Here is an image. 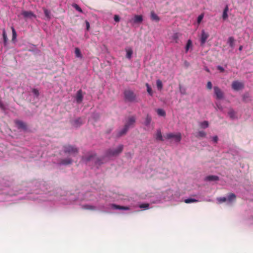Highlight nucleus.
Segmentation results:
<instances>
[{"label": "nucleus", "mask_w": 253, "mask_h": 253, "mask_svg": "<svg viewBox=\"0 0 253 253\" xmlns=\"http://www.w3.org/2000/svg\"><path fill=\"white\" fill-rule=\"evenodd\" d=\"M124 99L125 102H137L136 95L134 92L130 89H126L124 92Z\"/></svg>", "instance_id": "obj_1"}, {"label": "nucleus", "mask_w": 253, "mask_h": 253, "mask_svg": "<svg viewBox=\"0 0 253 253\" xmlns=\"http://www.w3.org/2000/svg\"><path fill=\"white\" fill-rule=\"evenodd\" d=\"M64 152L71 155L75 156L79 153L78 148L75 146L67 144L63 147Z\"/></svg>", "instance_id": "obj_2"}, {"label": "nucleus", "mask_w": 253, "mask_h": 253, "mask_svg": "<svg viewBox=\"0 0 253 253\" xmlns=\"http://www.w3.org/2000/svg\"><path fill=\"white\" fill-rule=\"evenodd\" d=\"M124 148L123 145H119L116 149H109L106 152L107 157H114L119 155L122 153Z\"/></svg>", "instance_id": "obj_3"}, {"label": "nucleus", "mask_w": 253, "mask_h": 253, "mask_svg": "<svg viewBox=\"0 0 253 253\" xmlns=\"http://www.w3.org/2000/svg\"><path fill=\"white\" fill-rule=\"evenodd\" d=\"M165 137L167 139L173 138L176 142H179L181 139V135L180 133H177L176 134L169 133L166 135Z\"/></svg>", "instance_id": "obj_4"}, {"label": "nucleus", "mask_w": 253, "mask_h": 253, "mask_svg": "<svg viewBox=\"0 0 253 253\" xmlns=\"http://www.w3.org/2000/svg\"><path fill=\"white\" fill-rule=\"evenodd\" d=\"M213 89L216 98L218 99H222L224 97V93L221 89L217 86H214Z\"/></svg>", "instance_id": "obj_5"}, {"label": "nucleus", "mask_w": 253, "mask_h": 253, "mask_svg": "<svg viewBox=\"0 0 253 253\" xmlns=\"http://www.w3.org/2000/svg\"><path fill=\"white\" fill-rule=\"evenodd\" d=\"M244 86V85L243 83L237 81L233 82L232 84V88L234 90H239L243 88Z\"/></svg>", "instance_id": "obj_6"}, {"label": "nucleus", "mask_w": 253, "mask_h": 253, "mask_svg": "<svg viewBox=\"0 0 253 253\" xmlns=\"http://www.w3.org/2000/svg\"><path fill=\"white\" fill-rule=\"evenodd\" d=\"M95 157L96 154L94 153L89 152L86 155L83 157L82 160L85 163H87L92 160Z\"/></svg>", "instance_id": "obj_7"}, {"label": "nucleus", "mask_w": 253, "mask_h": 253, "mask_svg": "<svg viewBox=\"0 0 253 253\" xmlns=\"http://www.w3.org/2000/svg\"><path fill=\"white\" fill-rule=\"evenodd\" d=\"M209 37V34L206 33L204 30H202L200 38V44L201 46H203L204 45Z\"/></svg>", "instance_id": "obj_8"}, {"label": "nucleus", "mask_w": 253, "mask_h": 253, "mask_svg": "<svg viewBox=\"0 0 253 253\" xmlns=\"http://www.w3.org/2000/svg\"><path fill=\"white\" fill-rule=\"evenodd\" d=\"M135 122V117L134 116H131L128 118V120L126 123L125 126L128 129L132 126Z\"/></svg>", "instance_id": "obj_9"}, {"label": "nucleus", "mask_w": 253, "mask_h": 253, "mask_svg": "<svg viewBox=\"0 0 253 253\" xmlns=\"http://www.w3.org/2000/svg\"><path fill=\"white\" fill-rule=\"evenodd\" d=\"M21 14L24 18H32L33 17H36V15L31 11H23Z\"/></svg>", "instance_id": "obj_10"}, {"label": "nucleus", "mask_w": 253, "mask_h": 253, "mask_svg": "<svg viewBox=\"0 0 253 253\" xmlns=\"http://www.w3.org/2000/svg\"><path fill=\"white\" fill-rule=\"evenodd\" d=\"M14 122L18 128L26 130L27 125L25 123L20 120H15Z\"/></svg>", "instance_id": "obj_11"}, {"label": "nucleus", "mask_w": 253, "mask_h": 253, "mask_svg": "<svg viewBox=\"0 0 253 253\" xmlns=\"http://www.w3.org/2000/svg\"><path fill=\"white\" fill-rule=\"evenodd\" d=\"M76 100L78 104L81 103L83 100V94L81 89L79 90L76 94Z\"/></svg>", "instance_id": "obj_12"}, {"label": "nucleus", "mask_w": 253, "mask_h": 253, "mask_svg": "<svg viewBox=\"0 0 253 253\" xmlns=\"http://www.w3.org/2000/svg\"><path fill=\"white\" fill-rule=\"evenodd\" d=\"M84 121L83 119L81 118H79L75 120H74L72 123V125L76 127H78L84 124Z\"/></svg>", "instance_id": "obj_13"}, {"label": "nucleus", "mask_w": 253, "mask_h": 253, "mask_svg": "<svg viewBox=\"0 0 253 253\" xmlns=\"http://www.w3.org/2000/svg\"><path fill=\"white\" fill-rule=\"evenodd\" d=\"M111 207L113 209L115 210H128L129 209L128 207L122 206L116 204H112Z\"/></svg>", "instance_id": "obj_14"}, {"label": "nucleus", "mask_w": 253, "mask_h": 253, "mask_svg": "<svg viewBox=\"0 0 253 253\" xmlns=\"http://www.w3.org/2000/svg\"><path fill=\"white\" fill-rule=\"evenodd\" d=\"M219 180V177L216 175H209L205 177V180L212 181H217Z\"/></svg>", "instance_id": "obj_15"}, {"label": "nucleus", "mask_w": 253, "mask_h": 253, "mask_svg": "<svg viewBox=\"0 0 253 253\" xmlns=\"http://www.w3.org/2000/svg\"><path fill=\"white\" fill-rule=\"evenodd\" d=\"M150 16L151 20L153 21L159 22L160 20V17L154 12V11H152L151 12Z\"/></svg>", "instance_id": "obj_16"}, {"label": "nucleus", "mask_w": 253, "mask_h": 253, "mask_svg": "<svg viewBox=\"0 0 253 253\" xmlns=\"http://www.w3.org/2000/svg\"><path fill=\"white\" fill-rule=\"evenodd\" d=\"M133 20L135 23H141L143 21V17L140 15H136L134 16Z\"/></svg>", "instance_id": "obj_17"}, {"label": "nucleus", "mask_w": 253, "mask_h": 253, "mask_svg": "<svg viewBox=\"0 0 253 253\" xmlns=\"http://www.w3.org/2000/svg\"><path fill=\"white\" fill-rule=\"evenodd\" d=\"M60 163L61 164L64 165H70V164H71L72 163V160L70 158H66V159H62Z\"/></svg>", "instance_id": "obj_18"}, {"label": "nucleus", "mask_w": 253, "mask_h": 253, "mask_svg": "<svg viewBox=\"0 0 253 253\" xmlns=\"http://www.w3.org/2000/svg\"><path fill=\"white\" fill-rule=\"evenodd\" d=\"M128 128L124 126V127L117 133V137H119L125 134L128 130Z\"/></svg>", "instance_id": "obj_19"}, {"label": "nucleus", "mask_w": 253, "mask_h": 253, "mask_svg": "<svg viewBox=\"0 0 253 253\" xmlns=\"http://www.w3.org/2000/svg\"><path fill=\"white\" fill-rule=\"evenodd\" d=\"M235 40L233 37H230L228 40V43L229 44L230 46L232 48L234 47Z\"/></svg>", "instance_id": "obj_20"}, {"label": "nucleus", "mask_w": 253, "mask_h": 253, "mask_svg": "<svg viewBox=\"0 0 253 253\" xmlns=\"http://www.w3.org/2000/svg\"><path fill=\"white\" fill-rule=\"evenodd\" d=\"M206 133L204 131H199L195 135V136L197 138L205 137L206 136Z\"/></svg>", "instance_id": "obj_21"}, {"label": "nucleus", "mask_w": 253, "mask_h": 253, "mask_svg": "<svg viewBox=\"0 0 253 253\" xmlns=\"http://www.w3.org/2000/svg\"><path fill=\"white\" fill-rule=\"evenodd\" d=\"M156 138L158 140H160V141L164 140L161 130H160V129L157 130Z\"/></svg>", "instance_id": "obj_22"}, {"label": "nucleus", "mask_w": 253, "mask_h": 253, "mask_svg": "<svg viewBox=\"0 0 253 253\" xmlns=\"http://www.w3.org/2000/svg\"><path fill=\"white\" fill-rule=\"evenodd\" d=\"M126 57L128 59H130L133 53V51L132 49H126Z\"/></svg>", "instance_id": "obj_23"}, {"label": "nucleus", "mask_w": 253, "mask_h": 253, "mask_svg": "<svg viewBox=\"0 0 253 253\" xmlns=\"http://www.w3.org/2000/svg\"><path fill=\"white\" fill-rule=\"evenodd\" d=\"M178 39L179 34L178 33H175L173 34L171 37V39L175 43L178 42Z\"/></svg>", "instance_id": "obj_24"}, {"label": "nucleus", "mask_w": 253, "mask_h": 253, "mask_svg": "<svg viewBox=\"0 0 253 253\" xmlns=\"http://www.w3.org/2000/svg\"><path fill=\"white\" fill-rule=\"evenodd\" d=\"M192 47V41L190 40H188L187 42L186 46H185V52H187L189 50V48H191Z\"/></svg>", "instance_id": "obj_25"}, {"label": "nucleus", "mask_w": 253, "mask_h": 253, "mask_svg": "<svg viewBox=\"0 0 253 253\" xmlns=\"http://www.w3.org/2000/svg\"><path fill=\"white\" fill-rule=\"evenodd\" d=\"M75 54H76V56L77 57H78V58L82 57V53L81 52L80 49L79 48L76 47L75 48Z\"/></svg>", "instance_id": "obj_26"}, {"label": "nucleus", "mask_w": 253, "mask_h": 253, "mask_svg": "<svg viewBox=\"0 0 253 253\" xmlns=\"http://www.w3.org/2000/svg\"><path fill=\"white\" fill-rule=\"evenodd\" d=\"M198 201V200L195 199H192V198H188V199H186L184 200V202L186 204H189V203H195V202H197Z\"/></svg>", "instance_id": "obj_27"}, {"label": "nucleus", "mask_w": 253, "mask_h": 253, "mask_svg": "<svg viewBox=\"0 0 253 253\" xmlns=\"http://www.w3.org/2000/svg\"><path fill=\"white\" fill-rule=\"evenodd\" d=\"M156 84L159 90H161L163 88V83L160 80H157Z\"/></svg>", "instance_id": "obj_28"}, {"label": "nucleus", "mask_w": 253, "mask_h": 253, "mask_svg": "<svg viewBox=\"0 0 253 253\" xmlns=\"http://www.w3.org/2000/svg\"><path fill=\"white\" fill-rule=\"evenodd\" d=\"M157 114L160 116H165L166 112L162 109H158L157 110Z\"/></svg>", "instance_id": "obj_29"}, {"label": "nucleus", "mask_w": 253, "mask_h": 253, "mask_svg": "<svg viewBox=\"0 0 253 253\" xmlns=\"http://www.w3.org/2000/svg\"><path fill=\"white\" fill-rule=\"evenodd\" d=\"M43 12H44V15L46 16V17L47 18H48V19H50V11H49L48 10H47L45 8H43Z\"/></svg>", "instance_id": "obj_30"}, {"label": "nucleus", "mask_w": 253, "mask_h": 253, "mask_svg": "<svg viewBox=\"0 0 253 253\" xmlns=\"http://www.w3.org/2000/svg\"><path fill=\"white\" fill-rule=\"evenodd\" d=\"M2 36H3V39L4 44L5 45H6L8 39H7V36L6 34V32H5V31L4 29L3 30Z\"/></svg>", "instance_id": "obj_31"}, {"label": "nucleus", "mask_w": 253, "mask_h": 253, "mask_svg": "<svg viewBox=\"0 0 253 253\" xmlns=\"http://www.w3.org/2000/svg\"><path fill=\"white\" fill-rule=\"evenodd\" d=\"M151 122V117L147 115L145 119V124L146 126H149Z\"/></svg>", "instance_id": "obj_32"}, {"label": "nucleus", "mask_w": 253, "mask_h": 253, "mask_svg": "<svg viewBox=\"0 0 253 253\" xmlns=\"http://www.w3.org/2000/svg\"><path fill=\"white\" fill-rule=\"evenodd\" d=\"M200 126L203 128H206L209 126V123L208 121H204L200 124Z\"/></svg>", "instance_id": "obj_33"}, {"label": "nucleus", "mask_w": 253, "mask_h": 253, "mask_svg": "<svg viewBox=\"0 0 253 253\" xmlns=\"http://www.w3.org/2000/svg\"><path fill=\"white\" fill-rule=\"evenodd\" d=\"M236 196L233 193H230L228 196V200L229 202H231L232 200H235Z\"/></svg>", "instance_id": "obj_34"}, {"label": "nucleus", "mask_w": 253, "mask_h": 253, "mask_svg": "<svg viewBox=\"0 0 253 253\" xmlns=\"http://www.w3.org/2000/svg\"><path fill=\"white\" fill-rule=\"evenodd\" d=\"M83 208L86 210H94L95 208L92 206L85 205L83 206Z\"/></svg>", "instance_id": "obj_35"}, {"label": "nucleus", "mask_w": 253, "mask_h": 253, "mask_svg": "<svg viewBox=\"0 0 253 253\" xmlns=\"http://www.w3.org/2000/svg\"><path fill=\"white\" fill-rule=\"evenodd\" d=\"M146 86H147V92H148V93L150 95H152L153 92H152V90L150 86L149 85V84L148 83L146 84Z\"/></svg>", "instance_id": "obj_36"}, {"label": "nucleus", "mask_w": 253, "mask_h": 253, "mask_svg": "<svg viewBox=\"0 0 253 253\" xmlns=\"http://www.w3.org/2000/svg\"><path fill=\"white\" fill-rule=\"evenodd\" d=\"M73 6L78 11L80 12H83V10L81 9V8L77 4H74L73 5Z\"/></svg>", "instance_id": "obj_37"}, {"label": "nucleus", "mask_w": 253, "mask_h": 253, "mask_svg": "<svg viewBox=\"0 0 253 253\" xmlns=\"http://www.w3.org/2000/svg\"><path fill=\"white\" fill-rule=\"evenodd\" d=\"M212 87V84L211 82L209 81L207 84V88L209 90H211Z\"/></svg>", "instance_id": "obj_38"}, {"label": "nucleus", "mask_w": 253, "mask_h": 253, "mask_svg": "<svg viewBox=\"0 0 253 253\" xmlns=\"http://www.w3.org/2000/svg\"><path fill=\"white\" fill-rule=\"evenodd\" d=\"M203 17H204V15L203 14H200V15L198 16V18H197V22H198V23H199V24L200 23V22H201V21L203 19Z\"/></svg>", "instance_id": "obj_39"}, {"label": "nucleus", "mask_w": 253, "mask_h": 253, "mask_svg": "<svg viewBox=\"0 0 253 253\" xmlns=\"http://www.w3.org/2000/svg\"><path fill=\"white\" fill-rule=\"evenodd\" d=\"M11 30H12V39L13 40L16 38V31H15L14 28L13 27H11Z\"/></svg>", "instance_id": "obj_40"}, {"label": "nucleus", "mask_w": 253, "mask_h": 253, "mask_svg": "<svg viewBox=\"0 0 253 253\" xmlns=\"http://www.w3.org/2000/svg\"><path fill=\"white\" fill-rule=\"evenodd\" d=\"M219 203L225 202L227 201V198L225 197H221L217 199Z\"/></svg>", "instance_id": "obj_41"}, {"label": "nucleus", "mask_w": 253, "mask_h": 253, "mask_svg": "<svg viewBox=\"0 0 253 253\" xmlns=\"http://www.w3.org/2000/svg\"><path fill=\"white\" fill-rule=\"evenodd\" d=\"M149 207V204L146 203V204H143L139 206V207L140 208H145V209H148Z\"/></svg>", "instance_id": "obj_42"}, {"label": "nucleus", "mask_w": 253, "mask_h": 253, "mask_svg": "<svg viewBox=\"0 0 253 253\" xmlns=\"http://www.w3.org/2000/svg\"><path fill=\"white\" fill-rule=\"evenodd\" d=\"M32 92L36 96H38L39 95V92L37 89H36V88L33 89Z\"/></svg>", "instance_id": "obj_43"}, {"label": "nucleus", "mask_w": 253, "mask_h": 253, "mask_svg": "<svg viewBox=\"0 0 253 253\" xmlns=\"http://www.w3.org/2000/svg\"><path fill=\"white\" fill-rule=\"evenodd\" d=\"M229 116H230L231 118H234V116H235V112L233 110H231L229 113H228Z\"/></svg>", "instance_id": "obj_44"}, {"label": "nucleus", "mask_w": 253, "mask_h": 253, "mask_svg": "<svg viewBox=\"0 0 253 253\" xmlns=\"http://www.w3.org/2000/svg\"><path fill=\"white\" fill-rule=\"evenodd\" d=\"M222 18L224 20H225L228 18L227 12H223Z\"/></svg>", "instance_id": "obj_45"}, {"label": "nucleus", "mask_w": 253, "mask_h": 253, "mask_svg": "<svg viewBox=\"0 0 253 253\" xmlns=\"http://www.w3.org/2000/svg\"><path fill=\"white\" fill-rule=\"evenodd\" d=\"M114 19L116 22H118L120 21V17L118 15H115L114 16Z\"/></svg>", "instance_id": "obj_46"}, {"label": "nucleus", "mask_w": 253, "mask_h": 253, "mask_svg": "<svg viewBox=\"0 0 253 253\" xmlns=\"http://www.w3.org/2000/svg\"><path fill=\"white\" fill-rule=\"evenodd\" d=\"M93 118L95 121H96L99 118V115L98 114H94L93 115Z\"/></svg>", "instance_id": "obj_47"}, {"label": "nucleus", "mask_w": 253, "mask_h": 253, "mask_svg": "<svg viewBox=\"0 0 253 253\" xmlns=\"http://www.w3.org/2000/svg\"><path fill=\"white\" fill-rule=\"evenodd\" d=\"M212 140L214 143H217L218 141V137L217 136H214L212 137Z\"/></svg>", "instance_id": "obj_48"}, {"label": "nucleus", "mask_w": 253, "mask_h": 253, "mask_svg": "<svg viewBox=\"0 0 253 253\" xmlns=\"http://www.w3.org/2000/svg\"><path fill=\"white\" fill-rule=\"evenodd\" d=\"M85 24H86V30H89V27H90L89 23L87 21H85Z\"/></svg>", "instance_id": "obj_49"}, {"label": "nucleus", "mask_w": 253, "mask_h": 253, "mask_svg": "<svg viewBox=\"0 0 253 253\" xmlns=\"http://www.w3.org/2000/svg\"><path fill=\"white\" fill-rule=\"evenodd\" d=\"M217 69L221 72H223L224 71V69L221 67V66H218L217 67Z\"/></svg>", "instance_id": "obj_50"}, {"label": "nucleus", "mask_w": 253, "mask_h": 253, "mask_svg": "<svg viewBox=\"0 0 253 253\" xmlns=\"http://www.w3.org/2000/svg\"><path fill=\"white\" fill-rule=\"evenodd\" d=\"M228 10V7L227 5H226V6L225 7V8H224V9L223 10V12H227Z\"/></svg>", "instance_id": "obj_51"}, {"label": "nucleus", "mask_w": 253, "mask_h": 253, "mask_svg": "<svg viewBox=\"0 0 253 253\" xmlns=\"http://www.w3.org/2000/svg\"><path fill=\"white\" fill-rule=\"evenodd\" d=\"M0 107L2 109H4V106L2 104V103H0Z\"/></svg>", "instance_id": "obj_52"}, {"label": "nucleus", "mask_w": 253, "mask_h": 253, "mask_svg": "<svg viewBox=\"0 0 253 253\" xmlns=\"http://www.w3.org/2000/svg\"><path fill=\"white\" fill-rule=\"evenodd\" d=\"M243 49V46L242 45L240 46L239 48V50L240 51H241Z\"/></svg>", "instance_id": "obj_53"}, {"label": "nucleus", "mask_w": 253, "mask_h": 253, "mask_svg": "<svg viewBox=\"0 0 253 253\" xmlns=\"http://www.w3.org/2000/svg\"><path fill=\"white\" fill-rule=\"evenodd\" d=\"M206 71H207L208 72H210L208 68H206Z\"/></svg>", "instance_id": "obj_54"}]
</instances>
